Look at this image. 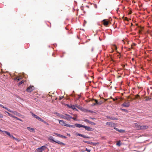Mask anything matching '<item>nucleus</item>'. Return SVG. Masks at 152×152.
<instances>
[{"instance_id":"1","label":"nucleus","mask_w":152,"mask_h":152,"mask_svg":"<svg viewBox=\"0 0 152 152\" xmlns=\"http://www.w3.org/2000/svg\"><path fill=\"white\" fill-rule=\"evenodd\" d=\"M55 113L58 117L66 120L69 119V118H71L69 117V115L67 114H65L64 115H63L58 113Z\"/></svg>"},{"instance_id":"2","label":"nucleus","mask_w":152,"mask_h":152,"mask_svg":"<svg viewBox=\"0 0 152 152\" xmlns=\"http://www.w3.org/2000/svg\"><path fill=\"white\" fill-rule=\"evenodd\" d=\"M46 148V147L45 146H42L39 148L37 149V152H42Z\"/></svg>"},{"instance_id":"3","label":"nucleus","mask_w":152,"mask_h":152,"mask_svg":"<svg viewBox=\"0 0 152 152\" xmlns=\"http://www.w3.org/2000/svg\"><path fill=\"white\" fill-rule=\"evenodd\" d=\"M71 114L72 115L73 117H72V116H70L69 115V117H71V118H69V119L67 120L69 121L71 119H72L74 121H77V120L76 118L77 117V116L76 114H74L72 113H71Z\"/></svg>"},{"instance_id":"4","label":"nucleus","mask_w":152,"mask_h":152,"mask_svg":"<svg viewBox=\"0 0 152 152\" xmlns=\"http://www.w3.org/2000/svg\"><path fill=\"white\" fill-rule=\"evenodd\" d=\"M34 86H31L28 87L26 89V91L28 92H31L34 90Z\"/></svg>"},{"instance_id":"5","label":"nucleus","mask_w":152,"mask_h":152,"mask_svg":"<svg viewBox=\"0 0 152 152\" xmlns=\"http://www.w3.org/2000/svg\"><path fill=\"white\" fill-rule=\"evenodd\" d=\"M60 124L61 125L67 127L68 124L66 123V122L63 120H58Z\"/></svg>"},{"instance_id":"6","label":"nucleus","mask_w":152,"mask_h":152,"mask_svg":"<svg viewBox=\"0 0 152 152\" xmlns=\"http://www.w3.org/2000/svg\"><path fill=\"white\" fill-rule=\"evenodd\" d=\"M122 106L126 107H128L130 106L129 102H125L121 105Z\"/></svg>"},{"instance_id":"7","label":"nucleus","mask_w":152,"mask_h":152,"mask_svg":"<svg viewBox=\"0 0 152 152\" xmlns=\"http://www.w3.org/2000/svg\"><path fill=\"white\" fill-rule=\"evenodd\" d=\"M31 115L33 117H34V118L37 119L38 120L41 121L42 120V118H40L37 115H35V114H34V113H32V112H31Z\"/></svg>"},{"instance_id":"8","label":"nucleus","mask_w":152,"mask_h":152,"mask_svg":"<svg viewBox=\"0 0 152 152\" xmlns=\"http://www.w3.org/2000/svg\"><path fill=\"white\" fill-rule=\"evenodd\" d=\"M107 100V99H104V98L100 99L98 101V105H101Z\"/></svg>"},{"instance_id":"9","label":"nucleus","mask_w":152,"mask_h":152,"mask_svg":"<svg viewBox=\"0 0 152 152\" xmlns=\"http://www.w3.org/2000/svg\"><path fill=\"white\" fill-rule=\"evenodd\" d=\"M83 128H84L86 130L88 131H92L93 130V129L92 128H91L89 126L84 125Z\"/></svg>"},{"instance_id":"10","label":"nucleus","mask_w":152,"mask_h":152,"mask_svg":"<svg viewBox=\"0 0 152 152\" xmlns=\"http://www.w3.org/2000/svg\"><path fill=\"white\" fill-rule=\"evenodd\" d=\"M106 125L109 126L110 127H114L115 126V124L112 122H109L106 123Z\"/></svg>"},{"instance_id":"11","label":"nucleus","mask_w":152,"mask_h":152,"mask_svg":"<svg viewBox=\"0 0 152 152\" xmlns=\"http://www.w3.org/2000/svg\"><path fill=\"white\" fill-rule=\"evenodd\" d=\"M134 127L136 128L137 129L140 130V125L139 124V123H135L133 125Z\"/></svg>"},{"instance_id":"12","label":"nucleus","mask_w":152,"mask_h":152,"mask_svg":"<svg viewBox=\"0 0 152 152\" xmlns=\"http://www.w3.org/2000/svg\"><path fill=\"white\" fill-rule=\"evenodd\" d=\"M103 24L105 26H107L109 24L108 21L106 20V19L103 20L102 21Z\"/></svg>"},{"instance_id":"13","label":"nucleus","mask_w":152,"mask_h":152,"mask_svg":"<svg viewBox=\"0 0 152 152\" xmlns=\"http://www.w3.org/2000/svg\"><path fill=\"white\" fill-rule=\"evenodd\" d=\"M148 126L147 125L140 126V130L145 129H148Z\"/></svg>"},{"instance_id":"14","label":"nucleus","mask_w":152,"mask_h":152,"mask_svg":"<svg viewBox=\"0 0 152 152\" xmlns=\"http://www.w3.org/2000/svg\"><path fill=\"white\" fill-rule=\"evenodd\" d=\"M48 140L50 142H56V141L54 140L53 137L52 136H50L48 137Z\"/></svg>"},{"instance_id":"15","label":"nucleus","mask_w":152,"mask_h":152,"mask_svg":"<svg viewBox=\"0 0 152 152\" xmlns=\"http://www.w3.org/2000/svg\"><path fill=\"white\" fill-rule=\"evenodd\" d=\"M106 118H107V119H109L112 120H118V118H116L115 117L113 116L110 117L109 116H106Z\"/></svg>"},{"instance_id":"16","label":"nucleus","mask_w":152,"mask_h":152,"mask_svg":"<svg viewBox=\"0 0 152 152\" xmlns=\"http://www.w3.org/2000/svg\"><path fill=\"white\" fill-rule=\"evenodd\" d=\"M23 78V77L21 76H17L14 79L15 80H16L18 81H19L20 80L22 79Z\"/></svg>"},{"instance_id":"17","label":"nucleus","mask_w":152,"mask_h":152,"mask_svg":"<svg viewBox=\"0 0 152 152\" xmlns=\"http://www.w3.org/2000/svg\"><path fill=\"white\" fill-rule=\"evenodd\" d=\"M114 129L120 133H123L124 132H125V131L124 130L122 129H119L116 127H114Z\"/></svg>"},{"instance_id":"18","label":"nucleus","mask_w":152,"mask_h":152,"mask_svg":"<svg viewBox=\"0 0 152 152\" xmlns=\"http://www.w3.org/2000/svg\"><path fill=\"white\" fill-rule=\"evenodd\" d=\"M75 126H76V127H78V128H81V127H83V126H84L83 125H82L81 124H75Z\"/></svg>"},{"instance_id":"19","label":"nucleus","mask_w":152,"mask_h":152,"mask_svg":"<svg viewBox=\"0 0 152 152\" xmlns=\"http://www.w3.org/2000/svg\"><path fill=\"white\" fill-rule=\"evenodd\" d=\"M27 129L30 132H33L34 130V128L29 127H27Z\"/></svg>"},{"instance_id":"20","label":"nucleus","mask_w":152,"mask_h":152,"mask_svg":"<svg viewBox=\"0 0 152 152\" xmlns=\"http://www.w3.org/2000/svg\"><path fill=\"white\" fill-rule=\"evenodd\" d=\"M92 100H94L95 102V103H94L93 104V106H94L96 105H98V101L96 99H93Z\"/></svg>"},{"instance_id":"21","label":"nucleus","mask_w":152,"mask_h":152,"mask_svg":"<svg viewBox=\"0 0 152 152\" xmlns=\"http://www.w3.org/2000/svg\"><path fill=\"white\" fill-rule=\"evenodd\" d=\"M55 142L57 143L58 144H59L61 145H65V144H64V143H63L59 141H56V142Z\"/></svg>"},{"instance_id":"22","label":"nucleus","mask_w":152,"mask_h":152,"mask_svg":"<svg viewBox=\"0 0 152 152\" xmlns=\"http://www.w3.org/2000/svg\"><path fill=\"white\" fill-rule=\"evenodd\" d=\"M70 108L73 109V110H76L77 111V110L75 108V106L74 105H71Z\"/></svg>"},{"instance_id":"23","label":"nucleus","mask_w":152,"mask_h":152,"mask_svg":"<svg viewBox=\"0 0 152 152\" xmlns=\"http://www.w3.org/2000/svg\"><path fill=\"white\" fill-rule=\"evenodd\" d=\"M81 137H82L84 138H90L88 136H86V135H85L82 134H81Z\"/></svg>"},{"instance_id":"24","label":"nucleus","mask_w":152,"mask_h":152,"mask_svg":"<svg viewBox=\"0 0 152 152\" xmlns=\"http://www.w3.org/2000/svg\"><path fill=\"white\" fill-rule=\"evenodd\" d=\"M76 126H75V125H71L69 124H68L67 126V127H72V128H75Z\"/></svg>"},{"instance_id":"25","label":"nucleus","mask_w":152,"mask_h":152,"mask_svg":"<svg viewBox=\"0 0 152 152\" xmlns=\"http://www.w3.org/2000/svg\"><path fill=\"white\" fill-rule=\"evenodd\" d=\"M6 112L8 114V115L9 116L13 118V117L14 116L12 115V114L9 113H8L7 112Z\"/></svg>"},{"instance_id":"26","label":"nucleus","mask_w":152,"mask_h":152,"mask_svg":"<svg viewBox=\"0 0 152 152\" xmlns=\"http://www.w3.org/2000/svg\"><path fill=\"white\" fill-rule=\"evenodd\" d=\"M120 110H121L122 111H124V112H126V113H127V112H128V111L127 110H126V109H122V108H121L120 109Z\"/></svg>"},{"instance_id":"27","label":"nucleus","mask_w":152,"mask_h":152,"mask_svg":"<svg viewBox=\"0 0 152 152\" xmlns=\"http://www.w3.org/2000/svg\"><path fill=\"white\" fill-rule=\"evenodd\" d=\"M116 145L119 146H120L121 145L120 141H119L117 142L116 143Z\"/></svg>"},{"instance_id":"28","label":"nucleus","mask_w":152,"mask_h":152,"mask_svg":"<svg viewBox=\"0 0 152 152\" xmlns=\"http://www.w3.org/2000/svg\"><path fill=\"white\" fill-rule=\"evenodd\" d=\"M89 123L91 125H96L95 123L94 122H91V121H89Z\"/></svg>"},{"instance_id":"29","label":"nucleus","mask_w":152,"mask_h":152,"mask_svg":"<svg viewBox=\"0 0 152 152\" xmlns=\"http://www.w3.org/2000/svg\"><path fill=\"white\" fill-rule=\"evenodd\" d=\"M5 132V133L7 134L10 137L11 135L10 134V133L9 132H7V131H6Z\"/></svg>"},{"instance_id":"30","label":"nucleus","mask_w":152,"mask_h":152,"mask_svg":"<svg viewBox=\"0 0 152 152\" xmlns=\"http://www.w3.org/2000/svg\"><path fill=\"white\" fill-rule=\"evenodd\" d=\"M41 121L44 123L45 124L47 125H49V124L48 123H47L46 121H44V120H43L42 119V121Z\"/></svg>"},{"instance_id":"31","label":"nucleus","mask_w":152,"mask_h":152,"mask_svg":"<svg viewBox=\"0 0 152 152\" xmlns=\"http://www.w3.org/2000/svg\"><path fill=\"white\" fill-rule=\"evenodd\" d=\"M25 82V81L24 80H22V81H21L20 82H19V85H20L21 84L23 83H24Z\"/></svg>"},{"instance_id":"32","label":"nucleus","mask_w":152,"mask_h":152,"mask_svg":"<svg viewBox=\"0 0 152 152\" xmlns=\"http://www.w3.org/2000/svg\"><path fill=\"white\" fill-rule=\"evenodd\" d=\"M4 109H6V110H8V111H9V112H11V111H12V110H11L10 109H8V108H7V107H4Z\"/></svg>"},{"instance_id":"33","label":"nucleus","mask_w":152,"mask_h":152,"mask_svg":"<svg viewBox=\"0 0 152 152\" xmlns=\"http://www.w3.org/2000/svg\"><path fill=\"white\" fill-rule=\"evenodd\" d=\"M10 137H11V138H12V139H15V140H18V139L15 138V137H13L12 135H11V136H10Z\"/></svg>"},{"instance_id":"34","label":"nucleus","mask_w":152,"mask_h":152,"mask_svg":"<svg viewBox=\"0 0 152 152\" xmlns=\"http://www.w3.org/2000/svg\"><path fill=\"white\" fill-rule=\"evenodd\" d=\"M146 98L145 100L146 101H148L151 99V98H150L149 97H146Z\"/></svg>"},{"instance_id":"35","label":"nucleus","mask_w":152,"mask_h":152,"mask_svg":"<svg viewBox=\"0 0 152 152\" xmlns=\"http://www.w3.org/2000/svg\"><path fill=\"white\" fill-rule=\"evenodd\" d=\"M83 121L85 122H87V123H89V121H89L87 119H84V120H83Z\"/></svg>"},{"instance_id":"36","label":"nucleus","mask_w":152,"mask_h":152,"mask_svg":"<svg viewBox=\"0 0 152 152\" xmlns=\"http://www.w3.org/2000/svg\"><path fill=\"white\" fill-rule=\"evenodd\" d=\"M110 98L111 99H112L113 100V101H115L117 100V99H118L116 97L115 98H112V97H111Z\"/></svg>"},{"instance_id":"37","label":"nucleus","mask_w":152,"mask_h":152,"mask_svg":"<svg viewBox=\"0 0 152 152\" xmlns=\"http://www.w3.org/2000/svg\"><path fill=\"white\" fill-rule=\"evenodd\" d=\"M11 113H13L14 114H16H16L17 113L15 111H12L11 112Z\"/></svg>"},{"instance_id":"38","label":"nucleus","mask_w":152,"mask_h":152,"mask_svg":"<svg viewBox=\"0 0 152 152\" xmlns=\"http://www.w3.org/2000/svg\"><path fill=\"white\" fill-rule=\"evenodd\" d=\"M13 118H16V119H17L18 120L21 121L20 119V118H18V117H17L16 116H14L13 117Z\"/></svg>"},{"instance_id":"39","label":"nucleus","mask_w":152,"mask_h":152,"mask_svg":"<svg viewBox=\"0 0 152 152\" xmlns=\"http://www.w3.org/2000/svg\"><path fill=\"white\" fill-rule=\"evenodd\" d=\"M113 48L115 50H116L117 49V47H116V46L115 45H113Z\"/></svg>"},{"instance_id":"40","label":"nucleus","mask_w":152,"mask_h":152,"mask_svg":"<svg viewBox=\"0 0 152 152\" xmlns=\"http://www.w3.org/2000/svg\"><path fill=\"white\" fill-rule=\"evenodd\" d=\"M64 97V96H60L59 99L60 100H61L62 99H63Z\"/></svg>"},{"instance_id":"41","label":"nucleus","mask_w":152,"mask_h":152,"mask_svg":"<svg viewBox=\"0 0 152 152\" xmlns=\"http://www.w3.org/2000/svg\"><path fill=\"white\" fill-rule=\"evenodd\" d=\"M81 134H79L78 132H77L76 133V135H77L79 136H81Z\"/></svg>"},{"instance_id":"42","label":"nucleus","mask_w":152,"mask_h":152,"mask_svg":"<svg viewBox=\"0 0 152 152\" xmlns=\"http://www.w3.org/2000/svg\"><path fill=\"white\" fill-rule=\"evenodd\" d=\"M61 137L62 138H66V136H63L62 135H61Z\"/></svg>"},{"instance_id":"43","label":"nucleus","mask_w":152,"mask_h":152,"mask_svg":"<svg viewBox=\"0 0 152 152\" xmlns=\"http://www.w3.org/2000/svg\"><path fill=\"white\" fill-rule=\"evenodd\" d=\"M86 151H88V152H90L91 150L90 149H88L87 148H86Z\"/></svg>"},{"instance_id":"44","label":"nucleus","mask_w":152,"mask_h":152,"mask_svg":"<svg viewBox=\"0 0 152 152\" xmlns=\"http://www.w3.org/2000/svg\"><path fill=\"white\" fill-rule=\"evenodd\" d=\"M83 141V142H85V143H88V144H89V142L86 141Z\"/></svg>"},{"instance_id":"45","label":"nucleus","mask_w":152,"mask_h":152,"mask_svg":"<svg viewBox=\"0 0 152 152\" xmlns=\"http://www.w3.org/2000/svg\"><path fill=\"white\" fill-rule=\"evenodd\" d=\"M0 107H1L4 108V107L3 105H2L1 104H0Z\"/></svg>"},{"instance_id":"46","label":"nucleus","mask_w":152,"mask_h":152,"mask_svg":"<svg viewBox=\"0 0 152 152\" xmlns=\"http://www.w3.org/2000/svg\"><path fill=\"white\" fill-rule=\"evenodd\" d=\"M3 117V115L2 114L0 113V118H2Z\"/></svg>"},{"instance_id":"47","label":"nucleus","mask_w":152,"mask_h":152,"mask_svg":"<svg viewBox=\"0 0 152 152\" xmlns=\"http://www.w3.org/2000/svg\"><path fill=\"white\" fill-rule=\"evenodd\" d=\"M139 95H138V94H137L136 96H135V97L136 98H138V97H139Z\"/></svg>"},{"instance_id":"48","label":"nucleus","mask_w":152,"mask_h":152,"mask_svg":"<svg viewBox=\"0 0 152 152\" xmlns=\"http://www.w3.org/2000/svg\"><path fill=\"white\" fill-rule=\"evenodd\" d=\"M125 20H128V18L127 17H125Z\"/></svg>"},{"instance_id":"49","label":"nucleus","mask_w":152,"mask_h":152,"mask_svg":"<svg viewBox=\"0 0 152 152\" xmlns=\"http://www.w3.org/2000/svg\"><path fill=\"white\" fill-rule=\"evenodd\" d=\"M0 131L1 132H6V131H3L2 130H0Z\"/></svg>"},{"instance_id":"50","label":"nucleus","mask_w":152,"mask_h":152,"mask_svg":"<svg viewBox=\"0 0 152 152\" xmlns=\"http://www.w3.org/2000/svg\"><path fill=\"white\" fill-rule=\"evenodd\" d=\"M67 106L69 107H70V106H71V105H69V104H67Z\"/></svg>"},{"instance_id":"51","label":"nucleus","mask_w":152,"mask_h":152,"mask_svg":"<svg viewBox=\"0 0 152 152\" xmlns=\"http://www.w3.org/2000/svg\"><path fill=\"white\" fill-rule=\"evenodd\" d=\"M67 135L69 137H70V134H67Z\"/></svg>"},{"instance_id":"52","label":"nucleus","mask_w":152,"mask_h":152,"mask_svg":"<svg viewBox=\"0 0 152 152\" xmlns=\"http://www.w3.org/2000/svg\"><path fill=\"white\" fill-rule=\"evenodd\" d=\"M61 135L59 134V135H58V137H61Z\"/></svg>"},{"instance_id":"53","label":"nucleus","mask_w":152,"mask_h":152,"mask_svg":"<svg viewBox=\"0 0 152 152\" xmlns=\"http://www.w3.org/2000/svg\"><path fill=\"white\" fill-rule=\"evenodd\" d=\"M56 135L57 136H58V135H59V134H58V133H57L56 134Z\"/></svg>"},{"instance_id":"54","label":"nucleus","mask_w":152,"mask_h":152,"mask_svg":"<svg viewBox=\"0 0 152 152\" xmlns=\"http://www.w3.org/2000/svg\"><path fill=\"white\" fill-rule=\"evenodd\" d=\"M53 134H54L56 135V134H57V133H55V132H54V133H53Z\"/></svg>"},{"instance_id":"55","label":"nucleus","mask_w":152,"mask_h":152,"mask_svg":"<svg viewBox=\"0 0 152 152\" xmlns=\"http://www.w3.org/2000/svg\"><path fill=\"white\" fill-rule=\"evenodd\" d=\"M132 61H133L134 60V58H132Z\"/></svg>"},{"instance_id":"56","label":"nucleus","mask_w":152,"mask_h":152,"mask_svg":"<svg viewBox=\"0 0 152 152\" xmlns=\"http://www.w3.org/2000/svg\"><path fill=\"white\" fill-rule=\"evenodd\" d=\"M77 107L78 108H80V107H77Z\"/></svg>"},{"instance_id":"57","label":"nucleus","mask_w":152,"mask_h":152,"mask_svg":"<svg viewBox=\"0 0 152 152\" xmlns=\"http://www.w3.org/2000/svg\"><path fill=\"white\" fill-rule=\"evenodd\" d=\"M141 32V31L140 30L139 31V33H140Z\"/></svg>"},{"instance_id":"58","label":"nucleus","mask_w":152,"mask_h":152,"mask_svg":"<svg viewBox=\"0 0 152 152\" xmlns=\"http://www.w3.org/2000/svg\"><path fill=\"white\" fill-rule=\"evenodd\" d=\"M3 134H4V133H5V132H2Z\"/></svg>"},{"instance_id":"59","label":"nucleus","mask_w":152,"mask_h":152,"mask_svg":"<svg viewBox=\"0 0 152 152\" xmlns=\"http://www.w3.org/2000/svg\"><path fill=\"white\" fill-rule=\"evenodd\" d=\"M119 101H118V102H117V103H119Z\"/></svg>"}]
</instances>
